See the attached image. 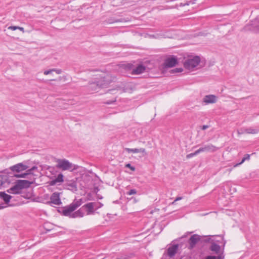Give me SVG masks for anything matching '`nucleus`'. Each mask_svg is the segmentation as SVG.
Segmentation results:
<instances>
[{
	"instance_id": "f257e3e1",
	"label": "nucleus",
	"mask_w": 259,
	"mask_h": 259,
	"mask_svg": "<svg viewBox=\"0 0 259 259\" xmlns=\"http://www.w3.org/2000/svg\"><path fill=\"white\" fill-rule=\"evenodd\" d=\"M33 181H29L26 180H18L15 182V185L7 190L10 194H19L22 189L29 188Z\"/></svg>"
},
{
	"instance_id": "f03ea898",
	"label": "nucleus",
	"mask_w": 259,
	"mask_h": 259,
	"mask_svg": "<svg viewBox=\"0 0 259 259\" xmlns=\"http://www.w3.org/2000/svg\"><path fill=\"white\" fill-rule=\"evenodd\" d=\"M57 164L56 165V167L62 170H68L70 171H72L77 169L79 167L77 165L72 164L65 159H59L57 160Z\"/></svg>"
},
{
	"instance_id": "7ed1b4c3",
	"label": "nucleus",
	"mask_w": 259,
	"mask_h": 259,
	"mask_svg": "<svg viewBox=\"0 0 259 259\" xmlns=\"http://www.w3.org/2000/svg\"><path fill=\"white\" fill-rule=\"evenodd\" d=\"M97 79L99 81L101 89H103L107 88L110 83L114 81L115 77L112 76L110 74H106L104 76H102L100 79Z\"/></svg>"
},
{
	"instance_id": "20e7f679",
	"label": "nucleus",
	"mask_w": 259,
	"mask_h": 259,
	"mask_svg": "<svg viewBox=\"0 0 259 259\" xmlns=\"http://www.w3.org/2000/svg\"><path fill=\"white\" fill-rule=\"evenodd\" d=\"M242 31L244 32L251 31L255 33H258L259 21L257 20L251 21L249 23L244 26Z\"/></svg>"
},
{
	"instance_id": "39448f33",
	"label": "nucleus",
	"mask_w": 259,
	"mask_h": 259,
	"mask_svg": "<svg viewBox=\"0 0 259 259\" xmlns=\"http://www.w3.org/2000/svg\"><path fill=\"white\" fill-rule=\"evenodd\" d=\"M200 62V57L196 56L192 58L186 60L184 63V66L186 69L190 70L196 67L199 64Z\"/></svg>"
},
{
	"instance_id": "423d86ee",
	"label": "nucleus",
	"mask_w": 259,
	"mask_h": 259,
	"mask_svg": "<svg viewBox=\"0 0 259 259\" xmlns=\"http://www.w3.org/2000/svg\"><path fill=\"white\" fill-rule=\"evenodd\" d=\"M178 64L177 57L172 55L166 58L163 63V66L165 68H172Z\"/></svg>"
},
{
	"instance_id": "0eeeda50",
	"label": "nucleus",
	"mask_w": 259,
	"mask_h": 259,
	"mask_svg": "<svg viewBox=\"0 0 259 259\" xmlns=\"http://www.w3.org/2000/svg\"><path fill=\"white\" fill-rule=\"evenodd\" d=\"M28 166L24 164L23 163H19L10 167L9 169L12 172L18 173L22 171L27 169Z\"/></svg>"
},
{
	"instance_id": "6e6552de",
	"label": "nucleus",
	"mask_w": 259,
	"mask_h": 259,
	"mask_svg": "<svg viewBox=\"0 0 259 259\" xmlns=\"http://www.w3.org/2000/svg\"><path fill=\"white\" fill-rule=\"evenodd\" d=\"M60 193L59 192L53 193L50 197V201L47 202V204H54L57 205H59L62 203L60 197Z\"/></svg>"
},
{
	"instance_id": "1a4fd4ad",
	"label": "nucleus",
	"mask_w": 259,
	"mask_h": 259,
	"mask_svg": "<svg viewBox=\"0 0 259 259\" xmlns=\"http://www.w3.org/2000/svg\"><path fill=\"white\" fill-rule=\"evenodd\" d=\"M98 204L102 205L100 202H90L84 204L82 207L83 209H86L88 215L92 214L94 213V208Z\"/></svg>"
},
{
	"instance_id": "9d476101",
	"label": "nucleus",
	"mask_w": 259,
	"mask_h": 259,
	"mask_svg": "<svg viewBox=\"0 0 259 259\" xmlns=\"http://www.w3.org/2000/svg\"><path fill=\"white\" fill-rule=\"evenodd\" d=\"M201 237L198 234H194L191 236L188 240V243L191 249L194 247L196 244L201 240Z\"/></svg>"
},
{
	"instance_id": "9b49d317",
	"label": "nucleus",
	"mask_w": 259,
	"mask_h": 259,
	"mask_svg": "<svg viewBox=\"0 0 259 259\" xmlns=\"http://www.w3.org/2000/svg\"><path fill=\"white\" fill-rule=\"evenodd\" d=\"M75 209L72 207V206L70 204L68 206L63 207L61 209V211L59 210L60 212H61L62 214L66 217H69L71 218L72 214L73 213V211Z\"/></svg>"
},
{
	"instance_id": "f8f14e48",
	"label": "nucleus",
	"mask_w": 259,
	"mask_h": 259,
	"mask_svg": "<svg viewBox=\"0 0 259 259\" xmlns=\"http://www.w3.org/2000/svg\"><path fill=\"white\" fill-rule=\"evenodd\" d=\"M218 149V148L216 146L212 145V144H208L204 145L203 147H200L199 150L200 152H213L216 151Z\"/></svg>"
},
{
	"instance_id": "ddd939ff",
	"label": "nucleus",
	"mask_w": 259,
	"mask_h": 259,
	"mask_svg": "<svg viewBox=\"0 0 259 259\" xmlns=\"http://www.w3.org/2000/svg\"><path fill=\"white\" fill-rule=\"evenodd\" d=\"M179 248V244H175L169 247L167 249V253L169 257H172L177 252Z\"/></svg>"
},
{
	"instance_id": "4468645a",
	"label": "nucleus",
	"mask_w": 259,
	"mask_h": 259,
	"mask_svg": "<svg viewBox=\"0 0 259 259\" xmlns=\"http://www.w3.org/2000/svg\"><path fill=\"white\" fill-rule=\"evenodd\" d=\"M67 189L75 192L77 191V184L76 181H70L66 182L64 184Z\"/></svg>"
},
{
	"instance_id": "2eb2a0df",
	"label": "nucleus",
	"mask_w": 259,
	"mask_h": 259,
	"mask_svg": "<svg viewBox=\"0 0 259 259\" xmlns=\"http://www.w3.org/2000/svg\"><path fill=\"white\" fill-rule=\"evenodd\" d=\"M146 69V67L142 64L138 65L136 68H133L132 71V74H140L143 73Z\"/></svg>"
},
{
	"instance_id": "dca6fc26",
	"label": "nucleus",
	"mask_w": 259,
	"mask_h": 259,
	"mask_svg": "<svg viewBox=\"0 0 259 259\" xmlns=\"http://www.w3.org/2000/svg\"><path fill=\"white\" fill-rule=\"evenodd\" d=\"M203 101L206 104L214 103L217 101V97L213 95H206L203 98Z\"/></svg>"
},
{
	"instance_id": "f3484780",
	"label": "nucleus",
	"mask_w": 259,
	"mask_h": 259,
	"mask_svg": "<svg viewBox=\"0 0 259 259\" xmlns=\"http://www.w3.org/2000/svg\"><path fill=\"white\" fill-rule=\"evenodd\" d=\"M89 89L92 91H96L99 89H101L99 81L96 80L95 81L90 82L88 85Z\"/></svg>"
},
{
	"instance_id": "a211bd4d",
	"label": "nucleus",
	"mask_w": 259,
	"mask_h": 259,
	"mask_svg": "<svg viewBox=\"0 0 259 259\" xmlns=\"http://www.w3.org/2000/svg\"><path fill=\"white\" fill-rule=\"evenodd\" d=\"M11 181L9 177L7 175H0V187L4 185L5 184H9Z\"/></svg>"
},
{
	"instance_id": "6ab92c4d",
	"label": "nucleus",
	"mask_w": 259,
	"mask_h": 259,
	"mask_svg": "<svg viewBox=\"0 0 259 259\" xmlns=\"http://www.w3.org/2000/svg\"><path fill=\"white\" fill-rule=\"evenodd\" d=\"M0 198L4 200L6 204H8L12 196L6 193L5 192H1Z\"/></svg>"
},
{
	"instance_id": "aec40b11",
	"label": "nucleus",
	"mask_w": 259,
	"mask_h": 259,
	"mask_svg": "<svg viewBox=\"0 0 259 259\" xmlns=\"http://www.w3.org/2000/svg\"><path fill=\"white\" fill-rule=\"evenodd\" d=\"M209 249L211 251L214 252L216 254H218L220 252L221 247L219 245L216 244L213 241L211 242Z\"/></svg>"
},
{
	"instance_id": "412c9836",
	"label": "nucleus",
	"mask_w": 259,
	"mask_h": 259,
	"mask_svg": "<svg viewBox=\"0 0 259 259\" xmlns=\"http://www.w3.org/2000/svg\"><path fill=\"white\" fill-rule=\"evenodd\" d=\"M84 216V210L82 207L72 214L71 218H81Z\"/></svg>"
},
{
	"instance_id": "4be33fe9",
	"label": "nucleus",
	"mask_w": 259,
	"mask_h": 259,
	"mask_svg": "<svg viewBox=\"0 0 259 259\" xmlns=\"http://www.w3.org/2000/svg\"><path fill=\"white\" fill-rule=\"evenodd\" d=\"M125 151H127L128 153H146V150L144 148H134V149H131V148H126L125 149Z\"/></svg>"
},
{
	"instance_id": "5701e85b",
	"label": "nucleus",
	"mask_w": 259,
	"mask_h": 259,
	"mask_svg": "<svg viewBox=\"0 0 259 259\" xmlns=\"http://www.w3.org/2000/svg\"><path fill=\"white\" fill-rule=\"evenodd\" d=\"M82 203V200L81 199H80L76 201H73L70 205L72 206V207L75 210L77 207L80 206Z\"/></svg>"
},
{
	"instance_id": "b1692460",
	"label": "nucleus",
	"mask_w": 259,
	"mask_h": 259,
	"mask_svg": "<svg viewBox=\"0 0 259 259\" xmlns=\"http://www.w3.org/2000/svg\"><path fill=\"white\" fill-rule=\"evenodd\" d=\"M258 131L259 130L258 129H254L250 127L245 129V132L246 134H255L258 133Z\"/></svg>"
},
{
	"instance_id": "393cba45",
	"label": "nucleus",
	"mask_w": 259,
	"mask_h": 259,
	"mask_svg": "<svg viewBox=\"0 0 259 259\" xmlns=\"http://www.w3.org/2000/svg\"><path fill=\"white\" fill-rule=\"evenodd\" d=\"M64 176L62 174L60 173L59 174L57 178L55 179V180L57 181V183H62L64 181Z\"/></svg>"
},
{
	"instance_id": "a878e982",
	"label": "nucleus",
	"mask_w": 259,
	"mask_h": 259,
	"mask_svg": "<svg viewBox=\"0 0 259 259\" xmlns=\"http://www.w3.org/2000/svg\"><path fill=\"white\" fill-rule=\"evenodd\" d=\"M250 159V155L249 154H245L244 156V157L242 158V160L240 162L237 163L236 164L235 166H237V165H239L240 164H241L242 163H243L245 160H249Z\"/></svg>"
},
{
	"instance_id": "bb28decb",
	"label": "nucleus",
	"mask_w": 259,
	"mask_h": 259,
	"mask_svg": "<svg viewBox=\"0 0 259 259\" xmlns=\"http://www.w3.org/2000/svg\"><path fill=\"white\" fill-rule=\"evenodd\" d=\"M200 151H199V150L198 149L197 150H196L195 152L194 153H190V154H187L186 155V158L189 159V158H190L194 156H196V155L198 154L199 153H200Z\"/></svg>"
},
{
	"instance_id": "cd10ccee",
	"label": "nucleus",
	"mask_w": 259,
	"mask_h": 259,
	"mask_svg": "<svg viewBox=\"0 0 259 259\" xmlns=\"http://www.w3.org/2000/svg\"><path fill=\"white\" fill-rule=\"evenodd\" d=\"M128 201L131 202L132 204H135L139 201V199L135 197H132L131 198H127Z\"/></svg>"
},
{
	"instance_id": "c85d7f7f",
	"label": "nucleus",
	"mask_w": 259,
	"mask_h": 259,
	"mask_svg": "<svg viewBox=\"0 0 259 259\" xmlns=\"http://www.w3.org/2000/svg\"><path fill=\"white\" fill-rule=\"evenodd\" d=\"M28 176V173H23L22 174H14V177L16 178H27V176Z\"/></svg>"
},
{
	"instance_id": "c756f323",
	"label": "nucleus",
	"mask_w": 259,
	"mask_h": 259,
	"mask_svg": "<svg viewBox=\"0 0 259 259\" xmlns=\"http://www.w3.org/2000/svg\"><path fill=\"white\" fill-rule=\"evenodd\" d=\"M137 193V191L136 189H131L129 191L126 192V195H132L136 194Z\"/></svg>"
},
{
	"instance_id": "7c9ffc66",
	"label": "nucleus",
	"mask_w": 259,
	"mask_h": 259,
	"mask_svg": "<svg viewBox=\"0 0 259 259\" xmlns=\"http://www.w3.org/2000/svg\"><path fill=\"white\" fill-rule=\"evenodd\" d=\"M183 71V69L182 68H175L171 70V72L172 73H177V72H181Z\"/></svg>"
},
{
	"instance_id": "2f4dec72",
	"label": "nucleus",
	"mask_w": 259,
	"mask_h": 259,
	"mask_svg": "<svg viewBox=\"0 0 259 259\" xmlns=\"http://www.w3.org/2000/svg\"><path fill=\"white\" fill-rule=\"evenodd\" d=\"M57 183H58L57 182V181L55 180V179H54L52 181H50L49 182V184L50 186H55Z\"/></svg>"
},
{
	"instance_id": "473e14b6",
	"label": "nucleus",
	"mask_w": 259,
	"mask_h": 259,
	"mask_svg": "<svg viewBox=\"0 0 259 259\" xmlns=\"http://www.w3.org/2000/svg\"><path fill=\"white\" fill-rule=\"evenodd\" d=\"M125 166L126 167H128V168H130L131 170H132L133 171H134L135 170V167L133 166L130 163H128V164H126Z\"/></svg>"
},
{
	"instance_id": "72a5a7b5",
	"label": "nucleus",
	"mask_w": 259,
	"mask_h": 259,
	"mask_svg": "<svg viewBox=\"0 0 259 259\" xmlns=\"http://www.w3.org/2000/svg\"><path fill=\"white\" fill-rule=\"evenodd\" d=\"M18 27L19 26H11L8 27V29L12 30H16L18 29Z\"/></svg>"
},
{
	"instance_id": "f704fd0d",
	"label": "nucleus",
	"mask_w": 259,
	"mask_h": 259,
	"mask_svg": "<svg viewBox=\"0 0 259 259\" xmlns=\"http://www.w3.org/2000/svg\"><path fill=\"white\" fill-rule=\"evenodd\" d=\"M204 259H217V256L214 255L206 256Z\"/></svg>"
},
{
	"instance_id": "c9c22d12",
	"label": "nucleus",
	"mask_w": 259,
	"mask_h": 259,
	"mask_svg": "<svg viewBox=\"0 0 259 259\" xmlns=\"http://www.w3.org/2000/svg\"><path fill=\"white\" fill-rule=\"evenodd\" d=\"M134 67V65L132 64H128L126 66V68L129 70H133V67Z\"/></svg>"
},
{
	"instance_id": "e433bc0d",
	"label": "nucleus",
	"mask_w": 259,
	"mask_h": 259,
	"mask_svg": "<svg viewBox=\"0 0 259 259\" xmlns=\"http://www.w3.org/2000/svg\"><path fill=\"white\" fill-rule=\"evenodd\" d=\"M53 71V69H50V70H46L44 72V74L45 75H48V74H50Z\"/></svg>"
},
{
	"instance_id": "4c0bfd02",
	"label": "nucleus",
	"mask_w": 259,
	"mask_h": 259,
	"mask_svg": "<svg viewBox=\"0 0 259 259\" xmlns=\"http://www.w3.org/2000/svg\"><path fill=\"white\" fill-rule=\"evenodd\" d=\"M53 71L56 72L58 74H61L62 72L61 69H53Z\"/></svg>"
},
{
	"instance_id": "58836bf2",
	"label": "nucleus",
	"mask_w": 259,
	"mask_h": 259,
	"mask_svg": "<svg viewBox=\"0 0 259 259\" xmlns=\"http://www.w3.org/2000/svg\"><path fill=\"white\" fill-rule=\"evenodd\" d=\"M115 102H116V99H114V100H113L112 101H107V102H105L104 103L106 104H111Z\"/></svg>"
},
{
	"instance_id": "ea45409f",
	"label": "nucleus",
	"mask_w": 259,
	"mask_h": 259,
	"mask_svg": "<svg viewBox=\"0 0 259 259\" xmlns=\"http://www.w3.org/2000/svg\"><path fill=\"white\" fill-rule=\"evenodd\" d=\"M237 133L239 135L243 134L244 133H245V130H240L237 131Z\"/></svg>"
},
{
	"instance_id": "a19ab883",
	"label": "nucleus",
	"mask_w": 259,
	"mask_h": 259,
	"mask_svg": "<svg viewBox=\"0 0 259 259\" xmlns=\"http://www.w3.org/2000/svg\"><path fill=\"white\" fill-rule=\"evenodd\" d=\"M209 127V125H202V126H201V130H205L206 129H207V128H208Z\"/></svg>"
},
{
	"instance_id": "79ce46f5",
	"label": "nucleus",
	"mask_w": 259,
	"mask_h": 259,
	"mask_svg": "<svg viewBox=\"0 0 259 259\" xmlns=\"http://www.w3.org/2000/svg\"><path fill=\"white\" fill-rule=\"evenodd\" d=\"M32 172H33V171L31 170V168L27 169L26 171V173H28V175H32L33 174Z\"/></svg>"
},
{
	"instance_id": "37998d69",
	"label": "nucleus",
	"mask_w": 259,
	"mask_h": 259,
	"mask_svg": "<svg viewBox=\"0 0 259 259\" xmlns=\"http://www.w3.org/2000/svg\"><path fill=\"white\" fill-rule=\"evenodd\" d=\"M211 241V238L209 237H207V238H206L204 240V241L206 242H210Z\"/></svg>"
},
{
	"instance_id": "c03bdc74",
	"label": "nucleus",
	"mask_w": 259,
	"mask_h": 259,
	"mask_svg": "<svg viewBox=\"0 0 259 259\" xmlns=\"http://www.w3.org/2000/svg\"><path fill=\"white\" fill-rule=\"evenodd\" d=\"M183 199V197H178L176 198V199H175V201H179V200H182Z\"/></svg>"
},
{
	"instance_id": "a18cd8bd",
	"label": "nucleus",
	"mask_w": 259,
	"mask_h": 259,
	"mask_svg": "<svg viewBox=\"0 0 259 259\" xmlns=\"http://www.w3.org/2000/svg\"><path fill=\"white\" fill-rule=\"evenodd\" d=\"M18 29H19L20 30L22 31L23 32H24V28H23V27L19 26Z\"/></svg>"
},
{
	"instance_id": "49530a36",
	"label": "nucleus",
	"mask_w": 259,
	"mask_h": 259,
	"mask_svg": "<svg viewBox=\"0 0 259 259\" xmlns=\"http://www.w3.org/2000/svg\"><path fill=\"white\" fill-rule=\"evenodd\" d=\"M37 167L36 166H33L31 168V170L32 171H34L35 169H37Z\"/></svg>"
},
{
	"instance_id": "de8ad7c7",
	"label": "nucleus",
	"mask_w": 259,
	"mask_h": 259,
	"mask_svg": "<svg viewBox=\"0 0 259 259\" xmlns=\"http://www.w3.org/2000/svg\"><path fill=\"white\" fill-rule=\"evenodd\" d=\"M102 206H103V205H101L100 204H98V205H96V206H95V208H96V209H97V208L101 207Z\"/></svg>"
},
{
	"instance_id": "09e8293b",
	"label": "nucleus",
	"mask_w": 259,
	"mask_h": 259,
	"mask_svg": "<svg viewBox=\"0 0 259 259\" xmlns=\"http://www.w3.org/2000/svg\"><path fill=\"white\" fill-rule=\"evenodd\" d=\"M115 22H122V19H118V20H116Z\"/></svg>"
},
{
	"instance_id": "8fccbe9b",
	"label": "nucleus",
	"mask_w": 259,
	"mask_h": 259,
	"mask_svg": "<svg viewBox=\"0 0 259 259\" xmlns=\"http://www.w3.org/2000/svg\"><path fill=\"white\" fill-rule=\"evenodd\" d=\"M217 259H223L221 255L217 256Z\"/></svg>"
},
{
	"instance_id": "3c124183",
	"label": "nucleus",
	"mask_w": 259,
	"mask_h": 259,
	"mask_svg": "<svg viewBox=\"0 0 259 259\" xmlns=\"http://www.w3.org/2000/svg\"><path fill=\"white\" fill-rule=\"evenodd\" d=\"M99 70H92L91 71H99Z\"/></svg>"
},
{
	"instance_id": "603ef678",
	"label": "nucleus",
	"mask_w": 259,
	"mask_h": 259,
	"mask_svg": "<svg viewBox=\"0 0 259 259\" xmlns=\"http://www.w3.org/2000/svg\"><path fill=\"white\" fill-rule=\"evenodd\" d=\"M176 201H175V200L171 203V204H176Z\"/></svg>"
},
{
	"instance_id": "864d4df0",
	"label": "nucleus",
	"mask_w": 259,
	"mask_h": 259,
	"mask_svg": "<svg viewBox=\"0 0 259 259\" xmlns=\"http://www.w3.org/2000/svg\"><path fill=\"white\" fill-rule=\"evenodd\" d=\"M116 259H125V258H116Z\"/></svg>"
},
{
	"instance_id": "5fc2aeb1",
	"label": "nucleus",
	"mask_w": 259,
	"mask_h": 259,
	"mask_svg": "<svg viewBox=\"0 0 259 259\" xmlns=\"http://www.w3.org/2000/svg\"><path fill=\"white\" fill-rule=\"evenodd\" d=\"M114 91V90H109V91Z\"/></svg>"
}]
</instances>
